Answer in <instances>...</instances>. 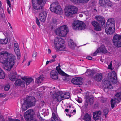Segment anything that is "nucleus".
Wrapping results in <instances>:
<instances>
[{"instance_id": "obj_1", "label": "nucleus", "mask_w": 121, "mask_h": 121, "mask_svg": "<svg viewBox=\"0 0 121 121\" xmlns=\"http://www.w3.org/2000/svg\"><path fill=\"white\" fill-rule=\"evenodd\" d=\"M21 79L24 81H22L20 79H17L16 81L15 85L16 86H19L23 87L25 86V84L27 85H28L33 81V79L32 78L26 76L22 77Z\"/></svg>"}, {"instance_id": "obj_2", "label": "nucleus", "mask_w": 121, "mask_h": 121, "mask_svg": "<svg viewBox=\"0 0 121 121\" xmlns=\"http://www.w3.org/2000/svg\"><path fill=\"white\" fill-rule=\"evenodd\" d=\"M64 40L60 37H56L54 43L57 49L59 51L64 50L65 48Z\"/></svg>"}, {"instance_id": "obj_3", "label": "nucleus", "mask_w": 121, "mask_h": 121, "mask_svg": "<svg viewBox=\"0 0 121 121\" xmlns=\"http://www.w3.org/2000/svg\"><path fill=\"white\" fill-rule=\"evenodd\" d=\"M8 58L9 60H7L6 64L4 66V68L7 70L9 71L14 65L16 58L15 56L11 54H10V56Z\"/></svg>"}, {"instance_id": "obj_4", "label": "nucleus", "mask_w": 121, "mask_h": 121, "mask_svg": "<svg viewBox=\"0 0 121 121\" xmlns=\"http://www.w3.org/2000/svg\"><path fill=\"white\" fill-rule=\"evenodd\" d=\"M78 11V9L75 6L69 5L65 8L64 12L66 15L69 16L76 13Z\"/></svg>"}, {"instance_id": "obj_5", "label": "nucleus", "mask_w": 121, "mask_h": 121, "mask_svg": "<svg viewBox=\"0 0 121 121\" xmlns=\"http://www.w3.org/2000/svg\"><path fill=\"white\" fill-rule=\"evenodd\" d=\"M46 1L32 0V4L33 8L37 10L41 9L45 3Z\"/></svg>"}, {"instance_id": "obj_6", "label": "nucleus", "mask_w": 121, "mask_h": 121, "mask_svg": "<svg viewBox=\"0 0 121 121\" xmlns=\"http://www.w3.org/2000/svg\"><path fill=\"white\" fill-rule=\"evenodd\" d=\"M73 28L75 30H81L86 27L85 24L83 22L79 21H75L72 24Z\"/></svg>"}, {"instance_id": "obj_7", "label": "nucleus", "mask_w": 121, "mask_h": 121, "mask_svg": "<svg viewBox=\"0 0 121 121\" xmlns=\"http://www.w3.org/2000/svg\"><path fill=\"white\" fill-rule=\"evenodd\" d=\"M68 31L67 26L64 25L61 26L56 30L55 32L58 35L65 37Z\"/></svg>"}, {"instance_id": "obj_8", "label": "nucleus", "mask_w": 121, "mask_h": 121, "mask_svg": "<svg viewBox=\"0 0 121 121\" xmlns=\"http://www.w3.org/2000/svg\"><path fill=\"white\" fill-rule=\"evenodd\" d=\"M50 9L52 12L56 14L60 13L62 11L61 8L58 2H55L51 4Z\"/></svg>"}, {"instance_id": "obj_9", "label": "nucleus", "mask_w": 121, "mask_h": 121, "mask_svg": "<svg viewBox=\"0 0 121 121\" xmlns=\"http://www.w3.org/2000/svg\"><path fill=\"white\" fill-rule=\"evenodd\" d=\"M10 54L6 51H3L0 53V62L3 64L7 63Z\"/></svg>"}, {"instance_id": "obj_10", "label": "nucleus", "mask_w": 121, "mask_h": 121, "mask_svg": "<svg viewBox=\"0 0 121 121\" xmlns=\"http://www.w3.org/2000/svg\"><path fill=\"white\" fill-rule=\"evenodd\" d=\"M34 114V112L32 109H30L26 112L24 114L25 119L27 121H33V116Z\"/></svg>"}, {"instance_id": "obj_11", "label": "nucleus", "mask_w": 121, "mask_h": 121, "mask_svg": "<svg viewBox=\"0 0 121 121\" xmlns=\"http://www.w3.org/2000/svg\"><path fill=\"white\" fill-rule=\"evenodd\" d=\"M113 42L114 45L117 47H121V36L115 34L113 37Z\"/></svg>"}, {"instance_id": "obj_12", "label": "nucleus", "mask_w": 121, "mask_h": 121, "mask_svg": "<svg viewBox=\"0 0 121 121\" xmlns=\"http://www.w3.org/2000/svg\"><path fill=\"white\" fill-rule=\"evenodd\" d=\"M25 103H26L30 107L34 106L36 101L35 98L32 96H29L26 98L25 99H24Z\"/></svg>"}, {"instance_id": "obj_13", "label": "nucleus", "mask_w": 121, "mask_h": 121, "mask_svg": "<svg viewBox=\"0 0 121 121\" xmlns=\"http://www.w3.org/2000/svg\"><path fill=\"white\" fill-rule=\"evenodd\" d=\"M108 78L109 81L113 84H115L117 82L116 75L115 72L109 73L108 76Z\"/></svg>"}, {"instance_id": "obj_14", "label": "nucleus", "mask_w": 121, "mask_h": 121, "mask_svg": "<svg viewBox=\"0 0 121 121\" xmlns=\"http://www.w3.org/2000/svg\"><path fill=\"white\" fill-rule=\"evenodd\" d=\"M63 94V92L62 91H58L53 95L52 97L54 99H56L58 102H60L64 100Z\"/></svg>"}, {"instance_id": "obj_15", "label": "nucleus", "mask_w": 121, "mask_h": 121, "mask_svg": "<svg viewBox=\"0 0 121 121\" xmlns=\"http://www.w3.org/2000/svg\"><path fill=\"white\" fill-rule=\"evenodd\" d=\"M71 82L74 85H81L83 83V79L80 77H75L72 79Z\"/></svg>"}, {"instance_id": "obj_16", "label": "nucleus", "mask_w": 121, "mask_h": 121, "mask_svg": "<svg viewBox=\"0 0 121 121\" xmlns=\"http://www.w3.org/2000/svg\"><path fill=\"white\" fill-rule=\"evenodd\" d=\"M115 27H112L111 26L106 25L105 28L106 33L108 35H110L114 33Z\"/></svg>"}, {"instance_id": "obj_17", "label": "nucleus", "mask_w": 121, "mask_h": 121, "mask_svg": "<svg viewBox=\"0 0 121 121\" xmlns=\"http://www.w3.org/2000/svg\"><path fill=\"white\" fill-rule=\"evenodd\" d=\"M101 52L104 54L106 53L107 52V50L106 49L105 46L104 45H102L99 48H98L93 54V56H95L99 52Z\"/></svg>"}, {"instance_id": "obj_18", "label": "nucleus", "mask_w": 121, "mask_h": 121, "mask_svg": "<svg viewBox=\"0 0 121 121\" xmlns=\"http://www.w3.org/2000/svg\"><path fill=\"white\" fill-rule=\"evenodd\" d=\"M103 84V86L105 89L108 90L112 88V86L108 80L103 79L102 81Z\"/></svg>"}, {"instance_id": "obj_19", "label": "nucleus", "mask_w": 121, "mask_h": 121, "mask_svg": "<svg viewBox=\"0 0 121 121\" xmlns=\"http://www.w3.org/2000/svg\"><path fill=\"white\" fill-rule=\"evenodd\" d=\"M47 14L44 11H42L39 14V18L40 21L42 22H44L46 19Z\"/></svg>"}, {"instance_id": "obj_20", "label": "nucleus", "mask_w": 121, "mask_h": 121, "mask_svg": "<svg viewBox=\"0 0 121 121\" xmlns=\"http://www.w3.org/2000/svg\"><path fill=\"white\" fill-rule=\"evenodd\" d=\"M95 18L101 23L103 27L105 26V22L104 19L102 16H96L95 17Z\"/></svg>"}, {"instance_id": "obj_21", "label": "nucleus", "mask_w": 121, "mask_h": 121, "mask_svg": "<svg viewBox=\"0 0 121 121\" xmlns=\"http://www.w3.org/2000/svg\"><path fill=\"white\" fill-rule=\"evenodd\" d=\"M91 24L94 27V30L97 31H100L101 30L100 24L96 21H92Z\"/></svg>"}, {"instance_id": "obj_22", "label": "nucleus", "mask_w": 121, "mask_h": 121, "mask_svg": "<svg viewBox=\"0 0 121 121\" xmlns=\"http://www.w3.org/2000/svg\"><path fill=\"white\" fill-rule=\"evenodd\" d=\"M101 112L100 111L95 112L93 113V118L94 120L96 121L98 120L101 115Z\"/></svg>"}, {"instance_id": "obj_23", "label": "nucleus", "mask_w": 121, "mask_h": 121, "mask_svg": "<svg viewBox=\"0 0 121 121\" xmlns=\"http://www.w3.org/2000/svg\"><path fill=\"white\" fill-rule=\"evenodd\" d=\"M14 48L15 53L18 56V59L20 58V53L18 44L17 43H14Z\"/></svg>"}, {"instance_id": "obj_24", "label": "nucleus", "mask_w": 121, "mask_h": 121, "mask_svg": "<svg viewBox=\"0 0 121 121\" xmlns=\"http://www.w3.org/2000/svg\"><path fill=\"white\" fill-rule=\"evenodd\" d=\"M103 75L101 73H97L93 77L94 80L98 82L101 81Z\"/></svg>"}, {"instance_id": "obj_25", "label": "nucleus", "mask_w": 121, "mask_h": 121, "mask_svg": "<svg viewBox=\"0 0 121 121\" xmlns=\"http://www.w3.org/2000/svg\"><path fill=\"white\" fill-rule=\"evenodd\" d=\"M114 19L113 18H110L107 21L106 25L111 26L112 27H115V23Z\"/></svg>"}, {"instance_id": "obj_26", "label": "nucleus", "mask_w": 121, "mask_h": 121, "mask_svg": "<svg viewBox=\"0 0 121 121\" xmlns=\"http://www.w3.org/2000/svg\"><path fill=\"white\" fill-rule=\"evenodd\" d=\"M110 2L109 0H99V4L100 6H104L106 5H108Z\"/></svg>"}, {"instance_id": "obj_27", "label": "nucleus", "mask_w": 121, "mask_h": 121, "mask_svg": "<svg viewBox=\"0 0 121 121\" xmlns=\"http://www.w3.org/2000/svg\"><path fill=\"white\" fill-rule=\"evenodd\" d=\"M114 99L119 102L121 101V92L117 93L114 96Z\"/></svg>"}, {"instance_id": "obj_28", "label": "nucleus", "mask_w": 121, "mask_h": 121, "mask_svg": "<svg viewBox=\"0 0 121 121\" xmlns=\"http://www.w3.org/2000/svg\"><path fill=\"white\" fill-rule=\"evenodd\" d=\"M86 75L88 76H92L95 74V72L90 69H87V71L85 73Z\"/></svg>"}, {"instance_id": "obj_29", "label": "nucleus", "mask_w": 121, "mask_h": 121, "mask_svg": "<svg viewBox=\"0 0 121 121\" xmlns=\"http://www.w3.org/2000/svg\"><path fill=\"white\" fill-rule=\"evenodd\" d=\"M83 120L85 121H91V115L87 113H86L84 116Z\"/></svg>"}, {"instance_id": "obj_30", "label": "nucleus", "mask_w": 121, "mask_h": 121, "mask_svg": "<svg viewBox=\"0 0 121 121\" xmlns=\"http://www.w3.org/2000/svg\"><path fill=\"white\" fill-rule=\"evenodd\" d=\"M69 46L71 48L73 49L76 46V44L75 43L73 40L70 39L69 42Z\"/></svg>"}, {"instance_id": "obj_31", "label": "nucleus", "mask_w": 121, "mask_h": 121, "mask_svg": "<svg viewBox=\"0 0 121 121\" xmlns=\"http://www.w3.org/2000/svg\"><path fill=\"white\" fill-rule=\"evenodd\" d=\"M60 65H59L56 67V69L58 73L62 75L65 76L66 74L61 70L60 68Z\"/></svg>"}, {"instance_id": "obj_32", "label": "nucleus", "mask_w": 121, "mask_h": 121, "mask_svg": "<svg viewBox=\"0 0 121 121\" xmlns=\"http://www.w3.org/2000/svg\"><path fill=\"white\" fill-rule=\"evenodd\" d=\"M43 76L41 75L35 79V82L38 83H41V82L43 79Z\"/></svg>"}, {"instance_id": "obj_33", "label": "nucleus", "mask_w": 121, "mask_h": 121, "mask_svg": "<svg viewBox=\"0 0 121 121\" xmlns=\"http://www.w3.org/2000/svg\"><path fill=\"white\" fill-rule=\"evenodd\" d=\"M30 107L27 104L25 103V101H24V103L22 106V108L23 110L25 111L27 110Z\"/></svg>"}, {"instance_id": "obj_34", "label": "nucleus", "mask_w": 121, "mask_h": 121, "mask_svg": "<svg viewBox=\"0 0 121 121\" xmlns=\"http://www.w3.org/2000/svg\"><path fill=\"white\" fill-rule=\"evenodd\" d=\"M63 96L64 99L69 98L70 97V94L69 93H63Z\"/></svg>"}, {"instance_id": "obj_35", "label": "nucleus", "mask_w": 121, "mask_h": 121, "mask_svg": "<svg viewBox=\"0 0 121 121\" xmlns=\"http://www.w3.org/2000/svg\"><path fill=\"white\" fill-rule=\"evenodd\" d=\"M116 100L114 99V100H113V99H112L111 101V107L112 108H114V105L116 103H119L117 101H116Z\"/></svg>"}, {"instance_id": "obj_36", "label": "nucleus", "mask_w": 121, "mask_h": 121, "mask_svg": "<svg viewBox=\"0 0 121 121\" xmlns=\"http://www.w3.org/2000/svg\"><path fill=\"white\" fill-rule=\"evenodd\" d=\"M85 98L86 100L84 103V106L85 107L87 108L88 104L89 97L88 96H86Z\"/></svg>"}, {"instance_id": "obj_37", "label": "nucleus", "mask_w": 121, "mask_h": 121, "mask_svg": "<svg viewBox=\"0 0 121 121\" xmlns=\"http://www.w3.org/2000/svg\"><path fill=\"white\" fill-rule=\"evenodd\" d=\"M17 75L15 74V75H11L9 76V79L12 81H15L16 79Z\"/></svg>"}, {"instance_id": "obj_38", "label": "nucleus", "mask_w": 121, "mask_h": 121, "mask_svg": "<svg viewBox=\"0 0 121 121\" xmlns=\"http://www.w3.org/2000/svg\"><path fill=\"white\" fill-rule=\"evenodd\" d=\"M5 76V73L2 70L0 72V79H3L4 78Z\"/></svg>"}, {"instance_id": "obj_39", "label": "nucleus", "mask_w": 121, "mask_h": 121, "mask_svg": "<svg viewBox=\"0 0 121 121\" xmlns=\"http://www.w3.org/2000/svg\"><path fill=\"white\" fill-rule=\"evenodd\" d=\"M54 73L53 72H52V73H50V76L51 78H52V79L56 80L58 79V75H56L55 74L54 76H53V73Z\"/></svg>"}, {"instance_id": "obj_40", "label": "nucleus", "mask_w": 121, "mask_h": 121, "mask_svg": "<svg viewBox=\"0 0 121 121\" xmlns=\"http://www.w3.org/2000/svg\"><path fill=\"white\" fill-rule=\"evenodd\" d=\"M8 41L7 39L5 38L3 39L0 40V43L2 44H5L7 43Z\"/></svg>"}, {"instance_id": "obj_41", "label": "nucleus", "mask_w": 121, "mask_h": 121, "mask_svg": "<svg viewBox=\"0 0 121 121\" xmlns=\"http://www.w3.org/2000/svg\"><path fill=\"white\" fill-rule=\"evenodd\" d=\"M73 3L76 4L78 3H83L82 0H69Z\"/></svg>"}, {"instance_id": "obj_42", "label": "nucleus", "mask_w": 121, "mask_h": 121, "mask_svg": "<svg viewBox=\"0 0 121 121\" xmlns=\"http://www.w3.org/2000/svg\"><path fill=\"white\" fill-rule=\"evenodd\" d=\"M88 96L89 97V101L90 104H91L93 103L94 101V100L92 98V96H91L90 97L89 96Z\"/></svg>"}, {"instance_id": "obj_43", "label": "nucleus", "mask_w": 121, "mask_h": 121, "mask_svg": "<svg viewBox=\"0 0 121 121\" xmlns=\"http://www.w3.org/2000/svg\"><path fill=\"white\" fill-rule=\"evenodd\" d=\"M109 109L108 108H106L103 111L104 113V115L106 117V115H107L109 112Z\"/></svg>"}, {"instance_id": "obj_44", "label": "nucleus", "mask_w": 121, "mask_h": 121, "mask_svg": "<svg viewBox=\"0 0 121 121\" xmlns=\"http://www.w3.org/2000/svg\"><path fill=\"white\" fill-rule=\"evenodd\" d=\"M10 86L9 84L6 85L4 87V90L6 91H8L10 89Z\"/></svg>"}, {"instance_id": "obj_45", "label": "nucleus", "mask_w": 121, "mask_h": 121, "mask_svg": "<svg viewBox=\"0 0 121 121\" xmlns=\"http://www.w3.org/2000/svg\"><path fill=\"white\" fill-rule=\"evenodd\" d=\"M36 23L38 26L40 27V24L38 18L37 17L36 18Z\"/></svg>"}, {"instance_id": "obj_46", "label": "nucleus", "mask_w": 121, "mask_h": 121, "mask_svg": "<svg viewBox=\"0 0 121 121\" xmlns=\"http://www.w3.org/2000/svg\"><path fill=\"white\" fill-rule=\"evenodd\" d=\"M53 72V76H54L55 75V74H56V75H58V72L56 71V70H53L51 71L50 72V73H52V72Z\"/></svg>"}, {"instance_id": "obj_47", "label": "nucleus", "mask_w": 121, "mask_h": 121, "mask_svg": "<svg viewBox=\"0 0 121 121\" xmlns=\"http://www.w3.org/2000/svg\"><path fill=\"white\" fill-rule=\"evenodd\" d=\"M55 91H53L51 90H50V93L51 95H53L55 94H56V93L55 92Z\"/></svg>"}, {"instance_id": "obj_48", "label": "nucleus", "mask_w": 121, "mask_h": 121, "mask_svg": "<svg viewBox=\"0 0 121 121\" xmlns=\"http://www.w3.org/2000/svg\"><path fill=\"white\" fill-rule=\"evenodd\" d=\"M37 53L36 52H34L33 54V57H35L37 56Z\"/></svg>"}, {"instance_id": "obj_49", "label": "nucleus", "mask_w": 121, "mask_h": 121, "mask_svg": "<svg viewBox=\"0 0 121 121\" xmlns=\"http://www.w3.org/2000/svg\"><path fill=\"white\" fill-rule=\"evenodd\" d=\"M57 21V20L56 19H52V22L54 24H56Z\"/></svg>"}, {"instance_id": "obj_50", "label": "nucleus", "mask_w": 121, "mask_h": 121, "mask_svg": "<svg viewBox=\"0 0 121 121\" xmlns=\"http://www.w3.org/2000/svg\"><path fill=\"white\" fill-rule=\"evenodd\" d=\"M7 2L9 6L10 7L11 6V4H10V1L9 0H7Z\"/></svg>"}, {"instance_id": "obj_51", "label": "nucleus", "mask_w": 121, "mask_h": 121, "mask_svg": "<svg viewBox=\"0 0 121 121\" xmlns=\"http://www.w3.org/2000/svg\"><path fill=\"white\" fill-rule=\"evenodd\" d=\"M8 121H20L18 119L13 120L10 118H9L8 120Z\"/></svg>"}, {"instance_id": "obj_52", "label": "nucleus", "mask_w": 121, "mask_h": 121, "mask_svg": "<svg viewBox=\"0 0 121 121\" xmlns=\"http://www.w3.org/2000/svg\"><path fill=\"white\" fill-rule=\"evenodd\" d=\"M112 66V63L111 61V62L110 63V64L108 65V69H111Z\"/></svg>"}, {"instance_id": "obj_53", "label": "nucleus", "mask_w": 121, "mask_h": 121, "mask_svg": "<svg viewBox=\"0 0 121 121\" xmlns=\"http://www.w3.org/2000/svg\"><path fill=\"white\" fill-rule=\"evenodd\" d=\"M67 75V74H66V75H65V76L63 75V76H64L63 78V80L65 81H66L67 80V77H65L66 75Z\"/></svg>"}, {"instance_id": "obj_54", "label": "nucleus", "mask_w": 121, "mask_h": 121, "mask_svg": "<svg viewBox=\"0 0 121 121\" xmlns=\"http://www.w3.org/2000/svg\"><path fill=\"white\" fill-rule=\"evenodd\" d=\"M89 0H82L83 3H84L87 2Z\"/></svg>"}, {"instance_id": "obj_55", "label": "nucleus", "mask_w": 121, "mask_h": 121, "mask_svg": "<svg viewBox=\"0 0 121 121\" xmlns=\"http://www.w3.org/2000/svg\"><path fill=\"white\" fill-rule=\"evenodd\" d=\"M77 101L79 103H82V101L81 99H77Z\"/></svg>"}, {"instance_id": "obj_56", "label": "nucleus", "mask_w": 121, "mask_h": 121, "mask_svg": "<svg viewBox=\"0 0 121 121\" xmlns=\"http://www.w3.org/2000/svg\"><path fill=\"white\" fill-rule=\"evenodd\" d=\"M86 58L90 60H91L92 59V57L91 56H87L86 57Z\"/></svg>"}, {"instance_id": "obj_57", "label": "nucleus", "mask_w": 121, "mask_h": 121, "mask_svg": "<svg viewBox=\"0 0 121 121\" xmlns=\"http://www.w3.org/2000/svg\"><path fill=\"white\" fill-rule=\"evenodd\" d=\"M7 12L9 14H10V12L9 11V7H8L7 8Z\"/></svg>"}, {"instance_id": "obj_58", "label": "nucleus", "mask_w": 121, "mask_h": 121, "mask_svg": "<svg viewBox=\"0 0 121 121\" xmlns=\"http://www.w3.org/2000/svg\"><path fill=\"white\" fill-rule=\"evenodd\" d=\"M55 61V59H53L51 60L50 61V63H52V62Z\"/></svg>"}, {"instance_id": "obj_59", "label": "nucleus", "mask_w": 121, "mask_h": 121, "mask_svg": "<svg viewBox=\"0 0 121 121\" xmlns=\"http://www.w3.org/2000/svg\"><path fill=\"white\" fill-rule=\"evenodd\" d=\"M51 52V50L49 49L48 50V53H50Z\"/></svg>"}, {"instance_id": "obj_60", "label": "nucleus", "mask_w": 121, "mask_h": 121, "mask_svg": "<svg viewBox=\"0 0 121 121\" xmlns=\"http://www.w3.org/2000/svg\"><path fill=\"white\" fill-rule=\"evenodd\" d=\"M8 23L9 24V26H10V28L11 29H12V28L11 26V24H10V23L9 22H8Z\"/></svg>"}, {"instance_id": "obj_61", "label": "nucleus", "mask_w": 121, "mask_h": 121, "mask_svg": "<svg viewBox=\"0 0 121 121\" xmlns=\"http://www.w3.org/2000/svg\"><path fill=\"white\" fill-rule=\"evenodd\" d=\"M31 61L30 60L28 62V65H27V66H29V65H30V62Z\"/></svg>"}, {"instance_id": "obj_62", "label": "nucleus", "mask_w": 121, "mask_h": 121, "mask_svg": "<svg viewBox=\"0 0 121 121\" xmlns=\"http://www.w3.org/2000/svg\"><path fill=\"white\" fill-rule=\"evenodd\" d=\"M56 55H53V56H52V58L54 59H55V58H56Z\"/></svg>"}, {"instance_id": "obj_63", "label": "nucleus", "mask_w": 121, "mask_h": 121, "mask_svg": "<svg viewBox=\"0 0 121 121\" xmlns=\"http://www.w3.org/2000/svg\"><path fill=\"white\" fill-rule=\"evenodd\" d=\"M49 62H50V61H49L48 60L46 62V65H47L49 63Z\"/></svg>"}, {"instance_id": "obj_64", "label": "nucleus", "mask_w": 121, "mask_h": 121, "mask_svg": "<svg viewBox=\"0 0 121 121\" xmlns=\"http://www.w3.org/2000/svg\"><path fill=\"white\" fill-rule=\"evenodd\" d=\"M2 94L0 93V97H3L4 95H2Z\"/></svg>"}]
</instances>
